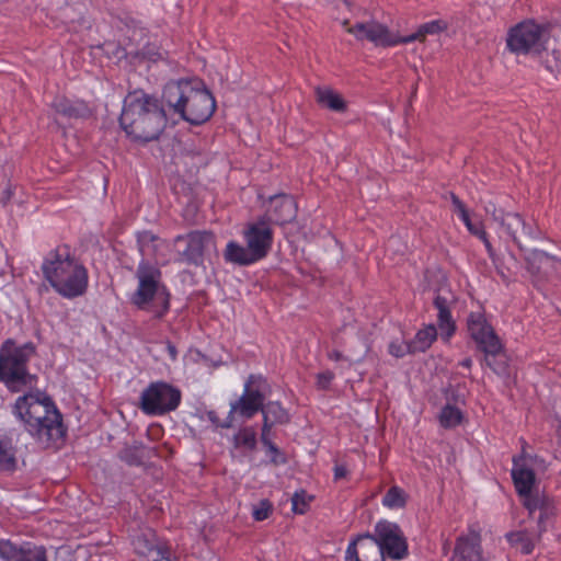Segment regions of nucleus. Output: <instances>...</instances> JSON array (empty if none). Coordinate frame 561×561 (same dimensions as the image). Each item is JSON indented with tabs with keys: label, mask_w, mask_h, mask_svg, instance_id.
Here are the masks:
<instances>
[{
	"label": "nucleus",
	"mask_w": 561,
	"mask_h": 561,
	"mask_svg": "<svg viewBox=\"0 0 561 561\" xmlns=\"http://www.w3.org/2000/svg\"><path fill=\"white\" fill-rule=\"evenodd\" d=\"M347 474V469L344 465H336L334 468V478L342 479L345 478Z\"/></svg>",
	"instance_id": "49"
},
{
	"label": "nucleus",
	"mask_w": 561,
	"mask_h": 561,
	"mask_svg": "<svg viewBox=\"0 0 561 561\" xmlns=\"http://www.w3.org/2000/svg\"><path fill=\"white\" fill-rule=\"evenodd\" d=\"M51 107L56 114L68 118H81L90 114V110L83 101L70 100L66 96L55 98Z\"/></svg>",
	"instance_id": "23"
},
{
	"label": "nucleus",
	"mask_w": 561,
	"mask_h": 561,
	"mask_svg": "<svg viewBox=\"0 0 561 561\" xmlns=\"http://www.w3.org/2000/svg\"><path fill=\"white\" fill-rule=\"evenodd\" d=\"M454 302L455 296L447 286L443 285L436 289L434 306L438 310V328L440 330L442 337L445 340H448L456 330V324L450 314V306Z\"/></svg>",
	"instance_id": "18"
},
{
	"label": "nucleus",
	"mask_w": 561,
	"mask_h": 561,
	"mask_svg": "<svg viewBox=\"0 0 561 561\" xmlns=\"http://www.w3.org/2000/svg\"><path fill=\"white\" fill-rule=\"evenodd\" d=\"M389 353L397 358L403 357L405 354L413 353L412 344H411V342L407 343L404 341H399V340L392 341L389 344Z\"/></svg>",
	"instance_id": "39"
},
{
	"label": "nucleus",
	"mask_w": 561,
	"mask_h": 561,
	"mask_svg": "<svg viewBox=\"0 0 561 561\" xmlns=\"http://www.w3.org/2000/svg\"><path fill=\"white\" fill-rule=\"evenodd\" d=\"M556 515V506L553 501L549 504H546L545 507L541 508L537 526H538V533H537V539H540L542 534L547 530L546 522L550 518H552Z\"/></svg>",
	"instance_id": "38"
},
{
	"label": "nucleus",
	"mask_w": 561,
	"mask_h": 561,
	"mask_svg": "<svg viewBox=\"0 0 561 561\" xmlns=\"http://www.w3.org/2000/svg\"><path fill=\"white\" fill-rule=\"evenodd\" d=\"M523 497V505L527 508L529 515H533L535 511L539 510L541 511L542 507L546 506V504H549L553 500H551L549 496H547L543 493L529 492L527 495H519Z\"/></svg>",
	"instance_id": "34"
},
{
	"label": "nucleus",
	"mask_w": 561,
	"mask_h": 561,
	"mask_svg": "<svg viewBox=\"0 0 561 561\" xmlns=\"http://www.w3.org/2000/svg\"><path fill=\"white\" fill-rule=\"evenodd\" d=\"M243 237L247 245L259 260L267 255L273 242V231L265 217L249 224L243 231Z\"/></svg>",
	"instance_id": "15"
},
{
	"label": "nucleus",
	"mask_w": 561,
	"mask_h": 561,
	"mask_svg": "<svg viewBox=\"0 0 561 561\" xmlns=\"http://www.w3.org/2000/svg\"><path fill=\"white\" fill-rule=\"evenodd\" d=\"M492 217L497 221L520 250L533 249L540 237V230L533 222H527L517 213L497 211L492 205Z\"/></svg>",
	"instance_id": "6"
},
{
	"label": "nucleus",
	"mask_w": 561,
	"mask_h": 561,
	"mask_svg": "<svg viewBox=\"0 0 561 561\" xmlns=\"http://www.w3.org/2000/svg\"><path fill=\"white\" fill-rule=\"evenodd\" d=\"M347 7L352 5V0H342Z\"/></svg>",
	"instance_id": "55"
},
{
	"label": "nucleus",
	"mask_w": 561,
	"mask_h": 561,
	"mask_svg": "<svg viewBox=\"0 0 561 561\" xmlns=\"http://www.w3.org/2000/svg\"><path fill=\"white\" fill-rule=\"evenodd\" d=\"M19 459L10 440H0V470L12 472L18 468Z\"/></svg>",
	"instance_id": "29"
},
{
	"label": "nucleus",
	"mask_w": 561,
	"mask_h": 561,
	"mask_svg": "<svg viewBox=\"0 0 561 561\" xmlns=\"http://www.w3.org/2000/svg\"><path fill=\"white\" fill-rule=\"evenodd\" d=\"M375 540L381 548L382 557L403 559L408 553V545L400 527L388 520H380L375 526Z\"/></svg>",
	"instance_id": "10"
},
{
	"label": "nucleus",
	"mask_w": 561,
	"mask_h": 561,
	"mask_svg": "<svg viewBox=\"0 0 561 561\" xmlns=\"http://www.w3.org/2000/svg\"><path fill=\"white\" fill-rule=\"evenodd\" d=\"M468 331L481 351L484 352L486 365L495 373H500L502 368L495 367L490 360V357H497L502 353V343L492 327L485 323L481 314H470Z\"/></svg>",
	"instance_id": "9"
},
{
	"label": "nucleus",
	"mask_w": 561,
	"mask_h": 561,
	"mask_svg": "<svg viewBox=\"0 0 561 561\" xmlns=\"http://www.w3.org/2000/svg\"><path fill=\"white\" fill-rule=\"evenodd\" d=\"M270 451L274 453L275 456L273 457L272 461L275 463V465H279V463H283L285 462V459L284 457L279 454L277 447L271 442L268 440L267 444H264Z\"/></svg>",
	"instance_id": "46"
},
{
	"label": "nucleus",
	"mask_w": 561,
	"mask_h": 561,
	"mask_svg": "<svg viewBox=\"0 0 561 561\" xmlns=\"http://www.w3.org/2000/svg\"><path fill=\"white\" fill-rule=\"evenodd\" d=\"M408 501V494L401 488L391 486L382 499L383 506L388 508H403Z\"/></svg>",
	"instance_id": "33"
},
{
	"label": "nucleus",
	"mask_w": 561,
	"mask_h": 561,
	"mask_svg": "<svg viewBox=\"0 0 561 561\" xmlns=\"http://www.w3.org/2000/svg\"><path fill=\"white\" fill-rule=\"evenodd\" d=\"M507 540L512 546L520 549L524 554H530L534 551L536 541L540 539H537V535L531 537L526 530H519L508 534Z\"/></svg>",
	"instance_id": "30"
},
{
	"label": "nucleus",
	"mask_w": 561,
	"mask_h": 561,
	"mask_svg": "<svg viewBox=\"0 0 561 561\" xmlns=\"http://www.w3.org/2000/svg\"><path fill=\"white\" fill-rule=\"evenodd\" d=\"M461 366L466 367V368H470L471 365H472V360L471 358H465L461 363H460Z\"/></svg>",
	"instance_id": "53"
},
{
	"label": "nucleus",
	"mask_w": 561,
	"mask_h": 561,
	"mask_svg": "<svg viewBox=\"0 0 561 561\" xmlns=\"http://www.w3.org/2000/svg\"><path fill=\"white\" fill-rule=\"evenodd\" d=\"M526 262L529 273L539 279L547 278L552 274H561V261L543 251L530 249Z\"/></svg>",
	"instance_id": "19"
},
{
	"label": "nucleus",
	"mask_w": 561,
	"mask_h": 561,
	"mask_svg": "<svg viewBox=\"0 0 561 561\" xmlns=\"http://www.w3.org/2000/svg\"><path fill=\"white\" fill-rule=\"evenodd\" d=\"M32 343L16 345L13 340H7L0 348V380L12 391L32 389L36 376L26 369V363L34 355Z\"/></svg>",
	"instance_id": "5"
},
{
	"label": "nucleus",
	"mask_w": 561,
	"mask_h": 561,
	"mask_svg": "<svg viewBox=\"0 0 561 561\" xmlns=\"http://www.w3.org/2000/svg\"><path fill=\"white\" fill-rule=\"evenodd\" d=\"M207 416L209 421L217 427L229 428L232 426V415H228L227 421L221 423L215 411H208Z\"/></svg>",
	"instance_id": "44"
},
{
	"label": "nucleus",
	"mask_w": 561,
	"mask_h": 561,
	"mask_svg": "<svg viewBox=\"0 0 561 561\" xmlns=\"http://www.w3.org/2000/svg\"><path fill=\"white\" fill-rule=\"evenodd\" d=\"M14 409L18 417L41 445L57 447L62 443L66 430L61 415L45 393H25L16 400Z\"/></svg>",
	"instance_id": "2"
},
{
	"label": "nucleus",
	"mask_w": 561,
	"mask_h": 561,
	"mask_svg": "<svg viewBox=\"0 0 561 561\" xmlns=\"http://www.w3.org/2000/svg\"><path fill=\"white\" fill-rule=\"evenodd\" d=\"M224 257L227 262L241 266L250 265L260 261L248 245L242 247L234 241H230L227 244L224 252Z\"/></svg>",
	"instance_id": "25"
},
{
	"label": "nucleus",
	"mask_w": 561,
	"mask_h": 561,
	"mask_svg": "<svg viewBox=\"0 0 561 561\" xmlns=\"http://www.w3.org/2000/svg\"><path fill=\"white\" fill-rule=\"evenodd\" d=\"M136 276L138 279V287L133 295V302L136 306L144 308L154 297H157V299L163 304L164 309H167L169 306V296L164 295L163 289L159 285L160 272L156 267L142 263L139 265Z\"/></svg>",
	"instance_id": "8"
},
{
	"label": "nucleus",
	"mask_w": 561,
	"mask_h": 561,
	"mask_svg": "<svg viewBox=\"0 0 561 561\" xmlns=\"http://www.w3.org/2000/svg\"><path fill=\"white\" fill-rule=\"evenodd\" d=\"M134 548L144 560H152L163 552L160 547L145 536H138L134 540Z\"/></svg>",
	"instance_id": "32"
},
{
	"label": "nucleus",
	"mask_w": 561,
	"mask_h": 561,
	"mask_svg": "<svg viewBox=\"0 0 561 561\" xmlns=\"http://www.w3.org/2000/svg\"><path fill=\"white\" fill-rule=\"evenodd\" d=\"M462 420V413L459 409L453 407V405H446L443 408L440 415H439V422L442 426L448 428L454 427L458 425Z\"/></svg>",
	"instance_id": "36"
},
{
	"label": "nucleus",
	"mask_w": 561,
	"mask_h": 561,
	"mask_svg": "<svg viewBox=\"0 0 561 561\" xmlns=\"http://www.w3.org/2000/svg\"><path fill=\"white\" fill-rule=\"evenodd\" d=\"M261 412L263 413V421L272 425L285 424L289 421L287 411L278 402L263 403Z\"/></svg>",
	"instance_id": "28"
},
{
	"label": "nucleus",
	"mask_w": 561,
	"mask_h": 561,
	"mask_svg": "<svg viewBox=\"0 0 561 561\" xmlns=\"http://www.w3.org/2000/svg\"><path fill=\"white\" fill-rule=\"evenodd\" d=\"M0 561H47L43 548L23 550L8 540L0 541Z\"/></svg>",
	"instance_id": "22"
},
{
	"label": "nucleus",
	"mask_w": 561,
	"mask_h": 561,
	"mask_svg": "<svg viewBox=\"0 0 561 561\" xmlns=\"http://www.w3.org/2000/svg\"><path fill=\"white\" fill-rule=\"evenodd\" d=\"M43 271L51 287L66 298L79 297L88 288L85 267L67 252L53 253L44 263Z\"/></svg>",
	"instance_id": "3"
},
{
	"label": "nucleus",
	"mask_w": 561,
	"mask_h": 561,
	"mask_svg": "<svg viewBox=\"0 0 561 561\" xmlns=\"http://www.w3.org/2000/svg\"><path fill=\"white\" fill-rule=\"evenodd\" d=\"M345 561H385L375 536L366 533L357 535L345 551Z\"/></svg>",
	"instance_id": "16"
},
{
	"label": "nucleus",
	"mask_w": 561,
	"mask_h": 561,
	"mask_svg": "<svg viewBox=\"0 0 561 561\" xmlns=\"http://www.w3.org/2000/svg\"><path fill=\"white\" fill-rule=\"evenodd\" d=\"M178 114L193 126L205 124L216 110V101L197 77L178 79Z\"/></svg>",
	"instance_id": "4"
},
{
	"label": "nucleus",
	"mask_w": 561,
	"mask_h": 561,
	"mask_svg": "<svg viewBox=\"0 0 561 561\" xmlns=\"http://www.w3.org/2000/svg\"><path fill=\"white\" fill-rule=\"evenodd\" d=\"M181 245V260L187 264L199 265L204 255L215 247L214 234L210 231H191L184 237H178Z\"/></svg>",
	"instance_id": "11"
},
{
	"label": "nucleus",
	"mask_w": 561,
	"mask_h": 561,
	"mask_svg": "<svg viewBox=\"0 0 561 561\" xmlns=\"http://www.w3.org/2000/svg\"><path fill=\"white\" fill-rule=\"evenodd\" d=\"M103 47L108 58H113L116 61H121L122 58L125 57L124 49L118 45L107 43Z\"/></svg>",
	"instance_id": "41"
},
{
	"label": "nucleus",
	"mask_w": 561,
	"mask_h": 561,
	"mask_svg": "<svg viewBox=\"0 0 561 561\" xmlns=\"http://www.w3.org/2000/svg\"><path fill=\"white\" fill-rule=\"evenodd\" d=\"M196 209H197L196 205H194V204H191V205H190V210H192V211H196Z\"/></svg>",
	"instance_id": "54"
},
{
	"label": "nucleus",
	"mask_w": 561,
	"mask_h": 561,
	"mask_svg": "<svg viewBox=\"0 0 561 561\" xmlns=\"http://www.w3.org/2000/svg\"><path fill=\"white\" fill-rule=\"evenodd\" d=\"M314 96L317 103L327 110L336 113H344L347 111V102L343 96L330 87H316Z\"/></svg>",
	"instance_id": "24"
},
{
	"label": "nucleus",
	"mask_w": 561,
	"mask_h": 561,
	"mask_svg": "<svg viewBox=\"0 0 561 561\" xmlns=\"http://www.w3.org/2000/svg\"><path fill=\"white\" fill-rule=\"evenodd\" d=\"M542 27L533 21H524L512 27L506 44L517 55L540 54L543 49Z\"/></svg>",
	"instance_id": "7"
},
{
	"label": "nucleus",
	"mask_w": 561,
	"mask_h": 561,
	"mask_svg": "<svg viewBox=\"0 0 561 561\" xmlns=\"http://www.w3.org/2000/svg\"><path fill=\"white\" fill-rule=\"evenodd\" d=\"M171 96L172 87L164 89L162 102L142 91L128 93L119 117L121 127L126 135L137 142L157 139L167 125L163 102L172 106Z\"/></svg>",
	"instance_id": "1"
},
{
	"label": "nucleus",
	"mask_w": 561,
	"mask_h": 561,
	"mask_svg": "<svg viewBox=\"0 0 561 561\" xmlns=\"http://www.w3.org/2000/svg\"><path fill=\"white\" fill-rule=\"evenodd\" d=\"M462 221H463V224L466 225V227L468 228V230H469L472 234H474V236L479 237L480 239H481V238H484V236L486 234V232L483 230V228H482V227H480V226H478V225H474V224L471 221L470 217H467V218L462 219Z\"/></svg>",
	"instance_id": "45"
},
{
	"label": "nucleus",
	"mask_w": 561,
	"mask_h": 561,
	"mask_svg": "<svg viewBox=\"0 0 561 561\" xmlns=\"http://www.w3.org/2000/svg\"><path fill=\"white\" fill-rule=\"evenodd\" d=\"M274 425L272 424H268L267 422L263 421V426H262V433H261V440L263 444H267L270 438H268V434L271 432V428L273 427Z\"/></svg>",
	"instance_id": "47"
},
{
	"label": "nucleus",
	"mask_w": 561,
	"mask_h": 561,
	"mask_svg": "<svg viewBox=\"0 0 561 561\" xmlns=\"http://www.w3.org/2000/svg\"><path fill=\"white\" fill-rule=\"evenodd\" d=\"M234 447L254 449L256 446V433L253 427H244L233 436Z\"/></svg>",
	"instance_id": "35"
},
{
	"label": "nucleus",
	"mask_w": 561,
	"mask_h": 561,
	"mask_svg": "<svg viewBox=\"0 0 561 561\" xmlns=\"http://www.w3.org/2000/svg\"><path fill=\"white\" fill-rule=\"evenodd\" d=\"M312 496H309L306 491L300 490L291 496V510L296 514H305L309 507Z\"/></svg>",
	"instance_id": "37"
},
{
	"label": "nucleus",
	"mask_w": 561,
	"mask_h": 561,
	"mask_svg": "<svg viewBox=\"0 0 561 561\" xmlns=\"http://www.w3.org/2000/svg\"><path fill=\"white\" fill-rule=\"evenodd\" d=\"M347 24H348V21H347V20H345V21L343 22V25H344V26H346Z\"/></svg>",
	"instance_id": "57"
},
{
	"label": "nucleus",
	"mask_w": 561,
	"mask_h": 561,
	"mask_svg": "<svg viewBox=\"0 0 561 561\" xmlns=\"http://www.w3.org/2000/svg\"><path fill=\"white\" fill-rule=\"evenodd\" d=\"M481 240L483 241L489 255L494 260V250L491 242L488 239V236L485 234L484 238H481Z\"/></svg>",
	"instance_id": "50"
},
{
	"label": "nucleus",
	"mask_w": 561,
	"mask_h": 561,
	"mask_svg": "<svg viewBox=\"0 0 561 561\" xmlns=\"http://www.w3.org/2000/svg\"><path fill=\"white\" fill-rule=\"evenodd\" d=\"M450 199L455 210L459 214L461 219L469 217V213L465 204L459 199V197L456 194L450 193Z\"/></svg>",
	"instance_id": "43"
},
{
	"label": "nucleus",
	"mask_w": 561,
	"mask_h": 561,
	"mask_svg": "<svg viewBox=\"0 0 561 561\" xmlns=\"http://www.w3.org/2000/svg\"><path fill=\"white\" fill-rule=\"evenodd\" d=\"M490 360L491 363L495 366V367H501L502 370L499 373V374H502L504 373L505 370V362L503 359L501 360H497L496 357H490Z\"/></svg>",
	"instance_id": "51"
},
{
	"label": "nucleus",
	"mask_w": 561,
	"mask_h": 561,
	"mask_svg": "<svg viewBox=\"0 0 561 561\" xmlns=\"http://www.w3.org/2000/svg\"><path fill=\"white\" fill-rule=\"evenodd\" d=\"M176 396H178V404H179V403H180V398H181V393H180V391H179V390H178V392H176Z\"/></svg>",
	"instance_id": "56"
},
{
	"label": "nucleus",
	"mask_w": 561,
	"mask_h": 561,
	"mask_svg": "<svg viewBox=\"0 0 561 561\" xmlns=\"http://www.w3.org/2000/svg\"><path fill=\"white\" fill-rule=\"evenodd\" d=\"M512 478L518 495H527L536 483L535 470L543 466V460L537 456L522 453L513 458Z\"/></svg>",
	"instance_id": "13"
},
{
	"label": "nucleus",
	"mask_w": 561,
	"mask_h": 561,
	"mask_svg": "<svg viewBox=\"0 0 561 561\" xmlns=\"http://www.w3.org/2000/svg\"><path fill=\"white\" fill-rule=\"evenodd\" d=\"M144 561H172L169 557L165 556L164 551L157 558H152V560H144Z\"/></svg>",
	"instance_id": "52"
},
{
	"label": "nucleus",
	"mask_w": 561,
	"mask_h": 561,
	"mask_svg": "<svg viewBox=\"0 0 561 561\" xmlns=\"http://www.w3.org/2000/svg\"><path fill=\"white\" fill-rule=\"evenodd\" d=\"M356 350L351 352L348 355H344L339 350H333L328 353V357L332 360H347L350 364L358 363L364 359L369 351V346L366 341L362 337H357L355 341Z\"/></svg>",
	"instance_id": "27"
},
{
	"label": "nucleus",
	"mask_w": 561,
	"mask_h": 561,
	"mask_svg": "<svg viewBox=\"0 0 561 561\" xmlns=\"http://www.w3.org/2000/svg\"><path fill=\"white\" fill-rule=\"evenodd\" d=\"M175 407V390L164 382L151 383L140 397V408L147 414H161Z\"/></svg>",
	"instance_id": "12"
},
{
	"label": "nucleus",
	"mask_w": 561,
	"mask_h": 561,
	"mask_svg": "<svg viewBox=\"0 0 561 561\" xmlns=\"http://www.w3.org/2000/svg\"><path fill=\"white\" fill-rule=\"evenodd\" d=\"M346 31L350 34L355 35L357 39H367L374 43L376 46L388 47L402 44V36H396L391 34L386 25L375 21L356 23L355 25L347 27Z\"/></svg>",
	"instance_id": "14"
},
{
	"label": "nucleus",
	"mask_w": 561,
	"mask_h": 561,
	"mask_svg": "<svg viewBox=\"0 0 561 561\" xmlns=\"http://www.w3.org/2000/svg\"><path fill=\"white\" fill-rule=\"evenodd\" d=\"M297 206L294 198L286 194L270 197V207L264 216L267 222L284 225L296 218Z\"/></svg>",
	"instance_id": "21"
},
{
	"label": "nucleus",
	"mask_w": 561,
	"mask_h": 561,
	"mask_svg": "<svg viewBox=\"0 0 561 561\" xmlns=\"http://www.w3.org/2000/svg\"><path fill=\"white\" fill-rule=\"evenodd\" d=\"M449 561H485L480 534L469 530L467 535L459 536Z\"/></svg>",
	"instance_id": "20"
},
{
	"label": "nucleus",
	"mask_w": 561,
	"mask_h": 561,
	"mask_svg": "<svg viewBox=\"0 0 561 561\" xmlns=\"http://www.w3.org/2000/svg\"><path fill=\"white\" fill-rule=\"evenodd\" d=\"M199 359L206 362V358L198 351H190L188 354L184 356L185 363L188 360L197 362Z\"/></svg>",
	"instance_id": "48"
},
{
	"label": "nucleus",
	"mask_w": 561,
	"mask_h": 561,
	"mask_svg": "<svg viewBox=\"0 0 561 561\" xmlns=\"http://www.w3.org/2000/svg\"><path fill=\"white\" fill-rule=\"evenodd\" d=\"M437 330L435 325L430 324L423 330H420L414 340L411 342L412 352H425L432 343L436 340Z\"/></svg>",
	"instance_id": "31"
},
{
	"label": "nucleus",
	"mask_w": 561,
	"mask_h": 561,
	"mask_svg": "<svg viewBox=\"0 0 561 561\" xmlns=\"http://www.w3.org/2000/svg\"><path fill=\"white\" fill-rule=\"evenodd\" d=\"M272 512V504L267 500H262L257 507L253 510V517L255 520L266 519Z\"/></svg>",
	"instance_id": "40"
},
{
	"label": "nucleus",
	"mask_w": 561,
	"mask_h": 561,
	"mask_svg": "<svg viewBox=\"0 0 561 561\" xmlns=\"http://www.w3.org/2000/svg\"><path fill=\"white\" fill-rule=\"evenodd\" d=\"M333 379H334V374L330 370L319 373L317 375V386L320 389H328Z\"/></svg>",
	"instance_id": "42"
},
{
	"label": "nucleus",
	"mask_w": 561,
	"mask_h": 561,
	"mask_svg": "<svg viewBox=\"0 0 561 561\" xmlns=\"http://www.w3.org/2000/svg\"><path fill=\"white\" fill-rule=\"evenodd\" d=\"M257 378L250 376L244 385L243 394L230 404V415L234 413L251 419L256 412L263 409L264 394L259 388H254Z\"/></svg>",
	"instance_id": "17"
},
{
	"label": "nucleus",
	"mask_w": 561,
	"mask_h": 561,
	"mask_svg": "<svg viewBox=\"0 0 561 561\" xmlns=\"http://www.w3.org/2000/svg\"><path fill=\"white\" fill-rule=\"evenodd\" d=\"M448 28V23L445 20H435L424 23L419 26L417 31L409 36H402V44L411 43L414 41L423 42L426 35H435L445 32Z\"/></svg>",
	"instance_id": "26"
}]
</instances>
